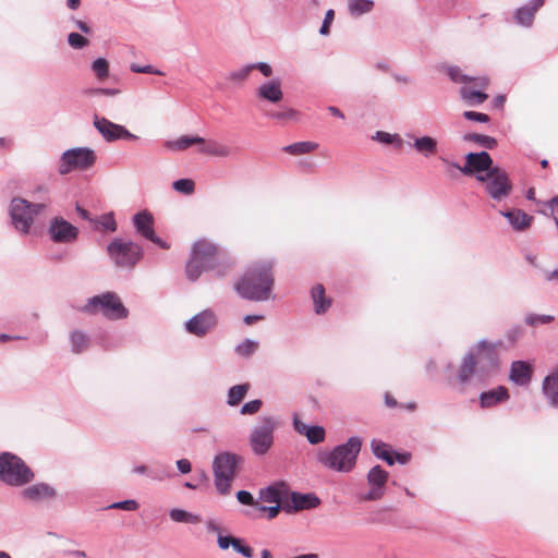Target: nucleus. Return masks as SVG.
Here are the masks:
<instances>
[{"label": "nucleus", "mask_w": 558, "mask_h": 558, "mask_svg": "<svg viewBox=\"0 0 558 558\" xmlns=\"http://www.w3.org/2000/svg\"><path fill=\"white\" fill-rule=\"evenodd\" d=\"M502 345V341L489 342L481 340L476 344V352L466 354L459 367L458 379L461 384H468L472 377L478 381L487 378L493 371L498 367L497 348Z\"/></svg>", "instance_id": "nucleus-1"}, {"label": "nucleus", "mask_w": 558, "mask_h": 558, "mask_svg": "<svg viewBox=\"0 0 558 558\" xmlns=\"http://www.w3.org/2000/svg\"><path fill=\"white\" fill-rule=\"evenodd\" d=\"M361 447L362 440L357 436H353L345 444L339 445L332 450L319 451L317 461L332 471L348 473L355 466Z\"/></svg>", "instance_id": "nucleus-2"}, {"label": "nucleus", "mask_w": 558, "mask_h": 558, "mask_svg": "<svg viewBox=\"0 0 558 558\" xmlns=\"http://www.w3.org/2000/svg\"><path fill=\"white\" fill-rule=\"evenodd\" d=\"M272 262L253 264L246 271V300L267 301L271 296L275 283Z\"/></svg>", "instance_id": "nucleus-3"}, {"label": "nucleus", "mask_w": 558, "mask_h": 558, "mask_svg": "<svg viewBox=\"0 0 558 558\" xmlns=\"http://www.w3.org/2000/svg\"><path fill=\"white\" fill-rule=\"evenodd\" d=\"M219 259L218 247L207 240L197 241L186 264L185 271L190 280L195 281L204 270L211 269Z\"/></svg>", "instance_id": "nucleus-4"}, {"label": "nucleus", "mask_w": 558, "mask_h": 558, "mask_svg": "<svg viewBox=\"0 0 558 558\" xmlns=\"http://www.w3.org/2000/svg\"><path fill=\"white\" fill-rule=\"evenodd\" d=\"M34 478V473L24 461L9 452L0 454V480L11 486H23Z\"/></svg>", "instance_id": "nucleus-5"}, {"label": "nucleus", "mask_w": 558, "mask_h": 558, "mask_svg": "<svg viewBox=\"0 0 558 558\" xmlns=\"http://www.w3.org/2000/svg\"><path fill=\"white\" fill-rule=\"evenodd\" d=\"M278 422L274 416L259 417L258 423L250 432V446L256 456H265L274 445V433Z\"/></svg>", "instance_id": "nucleus-6"}, {"label": "nucleus", "mask_w": 558, "mask_h": 558, "mask_svg": "<svg viewBox=\"0 0 558 558\" xmlns=\"http://www.w3.org/2000/svg\"><path fill=\"white\" fill-rule=\"evenodd\" d=\"M108 255L118 267L132 268L143 257L142 247L132 241L116 239L107 247Z\"/></svg>", "instance_id": "nucleus-7"}, {"label": "nucleus", "mask_w": 558, "mask_h": 558, "mask_svg": "<svg viewBox=\"0 0 558 558\" xmlns=\"http://www.w3.org/2000/svg\"><path fill=\"white\" fill-rule=\"evenodd\" d=\"M45 204H33L23 198H13L10 205L12 223L21 233H28L34 216L45 209Z\"/></svg>", "instance_id": "nucleus-8"}, {"label": "nucleus", "mask_w": 558, "mask_h": 558, "mask_svg": "<svg viewBox=\"0 0 558 558\" xmlns=\"http://www.w3.org/2000/svg\"><path fill=\"white\" fill-rule=\"evenodd\" d=\"M478 182L483 183L485 192L496 202L504 201L512 191L508 173L497 166L485 177H478Z\"/></svg>", "instance_id": "nucleus-9"}, {"label": "nucleus", "mask_w": 558, "mask_h": 558, "mask_svg": "<svg viewBox=\"0 0 558 558\" xmlns=\"http://www.w3.org/2000/svg\"><path fill=\"white\" fill-rule=\"evenodd\" d=\"M90 313H101L108 318L119 319L128 316V310L114 293H105L94 296L85 306Z\"/></svg>", "instance_id": "nucleus-10"}, {"label": "nucleus", "mask_w": 558, "mask_h": 558, "mask_svg": "<svg viewBox=\"0 0 558 558\" xmlns=\"http://www.w3.org/2000/svg\"><path fill=\"white\" fill-rule=\"evenodd\" d=\"M235 463V458L229 453L219 454L214 461L215 485L221 495L230 490Z\"/></svg>", "instance_id": "nucleus-11"}, {"label": "nucleus", "mask_w": 558, "mask_h": 558, "mask_svg": "<svg viewBox=\"0 0 558 558\" xmlns=\"http://www.w3.org/2000/svg\"><path fill=\"white\" fill-rule=\"evenodd\" d=\"M95 160L94 151L88 148L70 149L63 154L59 171L66 174L76 169L84 170L92 167Z\"/></svg>", "instance_id": "nucleus-12"}, {"label": "nucleus", "mask_w": 558, "mask_h": 558, "mask_svg": "<svg viewBox=\"0 0 558 558\" xmlns=\"http://www.w3.org/2000/svg\"><path fill=\"white\" fill-rule=\"evenodd\" d=\"M464 175H475L478 181V177H485V173H488L495 169L493 166V159L487 151L480 153H469L465 156L464 166L460 167L459 165H454Z\"/></svg>", "instance_id": "nucleus-13"}, {"label": "nucleus", "mask_w": 558, "mask_h": 558, "mask_svg": "<svg viewBox=\"0 0 558 558\" xmlns=\"http://www.w3.org/2000/svg\"><path fill=\"white\" fill-rule=\"evenodd\" d=\"M49 234L54 242L69 243L76 240L78 230L63 218L56 217L50 222Z\"/></svg>", "instance_id": "nucleus-14"}, {"label": "nucleus", "mask_w": 558, "mask_h": 558, "mask_svg": "<svg viewBox=\"0 0 558 558\" xmlns=\"http://www.w3.org/2000/svg\"><path fill=\"white\" fill-rule=\"evenodd\" d=\"M388 480V473L380 466L375 465L367 474V482L371 485V490L364 497L365 500H378L384 495V486Z\"/></svg>", "instance_id": "nucleus-15"}, {"label": "nucleus", "mask_w": 558, "mask_h": 558, "mask_svg": "<svg viewBox=\"0 0 558 558\" xmlns=\"http://www.w3.org/2000/svg\"><path fill=\"white\" fill-rule=\"evenodd\" d=\"M217 319L211 311H203L186 323V329L190 333L204 336L216 326Z\"/></svg>", "instance_id": "nucleus-16"}, {"label": "nucleus", "mask_w": 558, "mask_h": 558, "mask_svg": "<svg viewBox=\"0 0 558 558\" xmlns=\"http://www.w3.org/2000/svg\"><path fill=\"white\" fill-rule=\"evenodd\" d=\"M94 125L108 141L133 136L124 126L116 124L106 118H98L95 116Z\"/></svg>", "instance_id": "nucleus-17"}, {"label": "nucleus", "mask_w": 558, "mask_h": 558, "mask_svg": "<svg viewBox=\"0 0 558 558\" xmlns=\"http://www.w3.org/2000/svg\"><path fill=\"white\" fill-rule=\"evenodd\" d=\"M256 96L258 99L268 101L271 104H278L283 98V92L281 88V82L279 78L267 81L258 86L256 89Z\"/></svg>", "instance_id": "nucleus-18"}, {"label": "nucleus", "mask_w": 558, "mask_h": 558, "mask_svg": "<svg viewBox=\"0 0 558 558\" xmlns=\"http://www.w3.org/2000/svg\"><path fill=\"white\" fill-rule=\"evenodd\" d=\"M21 495L26 500L38 502L54 498L56 490L45 483H38L24 488Z\"/></svg>", "instance_id": "nucleus-19"}, {"label": "nucleus", "mask_w": 558, "mask_h": 558, "mask_svg": "<svg viewBox=\"0 0 558 558\" xmlns=\"http://www.w3.org/2000/svg\"><path fill=\"white\" fill-rule=\"evenodd\" d=\"M532 365L525 361H514L510 367L509 378L518 386H525L532 378Z\"/></svg>", "instance_id": "nucleus-20"}, {"label": "nucleus", "mask_w": 558, "mask_h": 558, "mask_svg": "<svg viewBox=\"0 0 558 558\" xmlns=\"http://www.w3.org/2000/svg\"><path fill=\"white\" fill-rule=\"evenodd\" d=\"M246 507H250V510H246V515H266L268 519L277 517L280 510V504H272V506L269 507L259 506L258 502L254 500L252 494H250L248 492H246Z\"/></svg>", "instance_id": "nucleus-21"}, {"label": "nucleus", "mask_w": 558, "mask_h": 558, "mask_svg": "<svg viewBox=\"0 0 558 558\" xmlns=\"http://www.w3.org/2000/svg\"><path fill=\"white\" fill-rule=\"evenodd\" d=\"M542 390L548 403L558 408V367L544 378Z\"/></svg>", "instance_id": "nucleus-22"}, {"label": "nucleus", "mask_w": 558, "mask_h": 558, "mask_svg": "<svg viewBox=\"0 0 558 558\" xmlns=\"http://www.w3.org/2000/svg\"><path fill=\"white\" fill-rule=\"evenodd\" d=\"M446 73L450 80L454 83H468L472 82L476 87L486 88L488 86V78L485 76L470 77L461 72V69L457 65H449L446 68Z\"/></svg>", "instance_id": "nucleus-23"}, {"label": "nucleus", "mask_w": 558, "mask_h": 558, "mask_svg": "<svg viewBox=\"0 0 558 558\" xmlns=\"http://www.w3.org/2000/svg\"><path fill=\"white\" fill-rule=\"evenodd\" d=\"M508 399V389L504 386H499L489 391L482 392L480 396V404L482 408H492Z\"/></svg>", "instance_id": "nucleus-24"}, {"label": "nucleus", "mask_w": 558, "mask_h": 558, "mask_svg": "<svg viewBox=\"0 0 558 558\" xmlns=\"http://www.w3.org/2000/svg\"><path fill=\"white\" fill-rule=\"evenodd\" d=\"M544 0H532L527 5L519 8L515 11L514 19L517 23L523 26H531L535 12L543 7Z\"/></svg>", "instance_id": "nucleus-25"}, {"label": "nucleus", "mask_w": 558, "mask_h": 558, "mask_svg": "<svg viewBox=\"0 0 558 558\" xmlns=\"http://www.w3.org/2000/svg\"><path fill=\"white\" fill-rule=\"evenodd\" d=\"M287 494V486L283 483H279L262 489L259 498L267 504H280Z\"/></svg>", "instance_id": "nucleus-26"}, {"label": "nucleus", "mask_w": 558, "mask_h": 558, "mask_svg": "<svg viewBox=\"0 0 558 558\" xmlns=\"http://www.w3.org/2000/svg\"><path fill=\"white\" fill-rule=\"evenodd\" d=\"M291 502L292 507L295 511L314 509L319 506L320 499L313 493L301 494V493H292L291 494Z\"/></svg>", "instance_id": "nucleus-27"}, {"label": "nucleus", "mask_w": 558, "mask_h": 558, "mask_svg": "<svg viewBox=\"0 0 558 558\" xmlns=\"http://www.w3.org/2000/svg\"><path fill=\"white\" fill-rule=\"evenodd\" d=\"M134 226L138 233H141L146 239H153L154 235V218L153 216L144 210L137 213L134 218Z\"/></svg>", "instance_id": "nucleus-28"}, {"label": "nucleus", "mask_w": 558, "mask_h": 558, "mask_svg": "<svg viewBox=\"0 0 558 558\" xmlns=\"http://www.w3.org/2000/svg\"><path fill=\"white\" fill-rule=\"evenodd\" d=\"M500 214L507 218L513 229L518 231L525 230L532 221V217L520 209L500 211Z\"/></svg>", "instance_id": "nucleus-29"}, {"label": "nucleus", "mask_w": 558, "mask_h": 558, "mask_svg": "<svg viewBox=\"0 0 558 558\" xmlns=\"http://www.w3.org/2000/svg\"><path fill=\"white\" fill-rule=\"evenodd\" d=\"M484 88L462 86L460 88L461 98L470 106H477L485 102L488 95L483 92Z\"/></svg>", "instance_id": "nucleus-30"}, {"label": "nucleus", "mask_w": 558, "mask_h": 558, "mask_svg": "<svg viewBox=\"0 0 558 558\" xmlns=\"http://www.w3.org/2000/svg\"><path fill=\"white\" fill-rule=\"evenodd\" d=\"M312 299L315 313L318 315L324 314L331 304V301L325 296V289L322 284H317L312 289Z\"/></svg>", "instance_id": "nucleus-31"}, {"label": "nucleus", "mask_w": 558, "mask_h": 558, "mask_svg": "<svg viewBox=\"0 0 558 558\" xmlns=\"http://www.w3.org/2000/svg\"><path fill=\"white\" fill-rule=\"evenodd\" d=\"M413 148L425 157H429L437 151V141L430 136L416 137Z\"/></svg>", "instance_id": "nucleus-32"}, {"label": "nucleus", "mask_w": 558, "mask_h": 558, "mask_svg": "<svg viewBox=\"0 0 558 558\" xmlns=\"http://www.w3.org/2000/svg\"><path fill=\"white\" fill-rule=\"evenodd\" d=\"M202 145L201 151L211 156H228L230 149L228 146L220 144L216 141H205L199 143Z\"/></svg>", "instance_id": "nucleus-33"}, {"label": "nucleus", "mask_w": 558, "mask_h": 558, "mask_svg": "<svg viewBox=\"0 0 558 558\" xmlns=\"http://www.w3.org/2000/svg\"><path fill=\"white\" fill-rule=\"evenodd\" d=\"M373 453L384 461H386L389 465H393L395 459L389 451V446L380 440H372L371 442Z\"/></svg>", "instance_id": "nucleus-34"}, {"label": "nucleus", "mask_w": 558, "mask_h": 558, "mask_svg": "<svg viewBox=\"0 0 558 558\" xmlns=\"http://www.w3.org/2000/svg\"><path fill=\"white\" fill-rule=\"evenodd\" d=\"M374 2L372 0H349L348 9L352 16H361L372 11Z\"/></svg>", "instance_id": "nucleus-35"}, {"label": "nucleus", "mask_w": 558, "mask_h": 558, "mask_svg": "<svg viewBox=\"0 0 558 558\" xmlns=\"http://www.w3.org/2000/svg\"><path fill=\"white\" fill-rule=\"evenodd\" d=\"M217 542L219 548L222 550L232 547L236 553L244 555V544L240 538L233 536H225L221 533H219Z\"/></svg>", "instance_id": "nucleus-36"}, {"label": "nucleus", "mask_w": 558, "mask_h": 558, "mask_svg": "<svg viewBox=\"0 0 558 558\" xmlns=\"http://www.w3.org/2000/svg\"><path fill=\"white\" fill-rule=\"evenodd\" d=\"M318 147L315 142H298L283 147L286 153L291 155H304L314 151Z\"/></svg>", "instance_id": "nucleus-37"}, {"label": "nucleus", "mask_w": 558, "mask_h": 558, "mask_svg": "<svg viewBox=\"0 0 558 558\" xmlns=\"http://www.w3.org/2000/svg\"><path fill=\"white\" fill-rule=\"evenodd\" d=\"M169 515L174 522L196 524L202 521L199 515L193 514L182 509H172Z\"/></svg>", "instance_id": "nucleus-38"}, {"label": "nucleus", "mask_w": 558, "mask_h": 558, "mask_svg": "<svg viewBox=\"0 0 558 558\" xmlns=\"http://www.w3.org/2000/svg\"><path fill=\"white\" fill-rule=\"evenodd\" d=\"M204 143V138L199 136H182L174 142L168 143V146L175 150H185L192 145Z\"/></svg>", "instance_id": "nucleus-39"}, {"label": "nucleus", "mask_w": 558, "mask_h": 558, "mask_svg": "<svg viewBox=\"0 0 558 558\" xmlns=\"http://www.w3.org/2000/svg\"><path fill=\"white\" fill-rule=\"evenodd\" d=\"M464 141L474 142L485 148L493 149L497 145V141L488 135L469 133L464 135Z\"/></svg>", "instance_id": "nucleus-40"}, {"label": "nucleus", "mask_w": 558, "mask_h": 558, "mask_svg": "<svg viewBox=\"0 0 558 558\" xmlns=\"http://www.w3.org/2000/svg\"><path fill=\"white\" fill-rule=\"evenodd\" d=\"M92 70L99 81H105L109 77V62L105 58L96 59L92 64Z\"/></svg>", "instance_id": "nucleus-41"}, {"label": "nucleus", "mask_w": 558, "mask_h": 558, "mask_svg": "<svg viewBox=\"0 0 558 558\" xmlns=\"http://www.w3.org/2000/svg\"><path fill=\"white\" fill-rule=\"evenodd\" d=\"M72 350L75 353H81L88 347V338L81 331H74L71 335Z\"/></svg>", "instance_id": "nucleus-42"}, {"label": "nucleus", "mask_w": 558, "mask_h": 558, "mask_svg": "<svg viewBox=\"0 0 558 558\" xmlns=\"http://www.w3.org/2000/svg\"><path fill=\"white\" fill-rule=\"evenodd\" d=\"M304 436L310 444L316 445L325 440V429L322 426H310Z\"/></svg>", "instance_id": "nucleus-43"}, {"label": "nucleus", "mask_w": 558, "mask_h": 558, "mask_svg": "<svg viewBox=\"0 0 558 558\" xmlns=\"http://www.w3.org/2000/svg\"><path fill=\"white\" fill-rule=\"evenodd\" d=\"M172 187L184 195H191L195 191V183L192 179H180L172 183Z\"/></svg>", "instance_id": "nucleus-44"}, {"label": "nucleus", "mask_w": 558, "mask_h": 558, "mask_svg": "<svg viewBox=\"0 0 558 558\" xmlns=\"http://www.w3.org/2000/svg\"><path fill=\"white\" fill-rule=\"evenodd\" d=\"M267 117L276 120H293L298 117V111L292 108H286L281 111H268L266 112Z\"/></svg>", "instance_id": "nucleus-45"}, {"label": "nucleus", "mask_w": 558, "mask_h": 558, "mask_svg": "<svg viewBox=\"0 0 558 558\" xmlns=\"http://www.w3.org/2000/svg\"><path fill=\"white\" fill-rule=\"evenodd\" d=\"M244 398V385L233 386L228 395V404L236 405Z\"/></svg>", "instance_id": "nucleus-46"}, {"label": "nucleus", "mask_w": 558, "mask_h": 558, "mask_svg": "<svg viewBox=\"0 0 558 558\" xmlns=\"http://www.w3.org/2000/svg\"><path fill=\"white\" fill-rule=\"evenodd\" d=\"M524 320L530 326H536L549 324L554 320V317L551 315L529 314Z\"/></svg>", "instance_id": "nucleus-47"}, {"label": "nucleus", "mask_w": 558, "mask_h": 558, "mask_svg": "<svg viewBox=\"0 0 558 558\" xmlns=\"http://www.w3.org/2000/svg\"><path fill=\"white\" fill-rule=\"evenodd\" d=\"M68 41L69 45L74 49H82L89 44L88 39L78 33H71L68 36Z\"/></svg>", "instance_id": "nucleus-48"}, {"label": "nucleus", "mask_w": 558, "mask_h": 558, "mask_svg": "<svg viewBox=\"0 0 558 558\" xmlns=\"http://www.w3.org/2000/svg\"><path fill=\"white\" fill-rule=\"evenodd\" d=\"M373 140L383 144H393L395 142L401 143L400 137L397 134H390L384 131H377L373 136Z\"/></svg>", "instance_id": "nucleus-49"}, {"label": "nucleus", "mask_w": 558, "mask_h": 558, "mask_svg": "<svg viewBox=\"0 0 558 558\" xmlns=\"http://www.w3.org/2000/svg\"><path fill=\"white\" fill-rule=\"evenodd\" d=\"M335 20V11L329 9L325 13L324 21L322 23V26L319 28V34L322 36H328L330 34V26Z\"/></svg>", "instance_id": "nucleus-50"}, {"label": "nucleus", "mask_w": 558, "mask_h": 558, "mask_svg": "<svg viewBox=\"0 0 558 558\" xmlns=\"http://www.w3.org/2000/svg\"><path fill=\"white\" fill-rule=\"evenodd\" d=\"M98 223L106 230L109 231H116L117 230V223L113 218L112 214L104 215L99 220Z\"/></svg>", "instance_id": "nucleus-51"}, {"label": "nucleus", "mask_w": 558, "mask_h": 558, "mask_svg": "<svg viewBox=\"0 0 558 558\" xmlns=\"http://www.w3.org/2000/svg\"><path fill=\"white\" fill-rule=\"evenodd\" d=\"M463 117L470 121H476L481 123H486L489 121V117L486 113L476 112V111H464Z\"/></svg>", "instance_id": "nucleus-52"}, {"label": "nucleus", "mask_w": 558, "mask_h": 558, "mask_svg": "<svg viewBox=\"0 0 558 558\" xmlns=\"http://www.w3.org/2000/svg\"><path fill=\"white\" fill-rule=\"evenodd\" d=\"M110 508L121 509V510H126V511H135L138 508V504H137V501H135L133 499H129V500L116 502V504L111 505Z\"/></svg>", "instance_id": "nucleus-53"}, {"label": "nucleus", "mask_w": 558, "mask_h": 558, "mask_svg": "<svg viewBox=\"0 0 558 558\" xmlns=\"http://www.w3.org/2000/svg\"><path fill=\"white\" fill-rule=\"evenodd\" d=\"M253 69L259 70V72L266 77L272 75V68L266 62H258L246 66V73Z\"/></svg>", "instance_id": "nucleus-54"}, {"label": "nucleus", "mask_w": 558, "mask_h": 558, "mask_svg": "<svg viewBox=\"0 0 558 558\" xmlns=\"http://www.w3.org/2000/svg\"><path fill=\"white\" fill-rule=\"evenodd\" d=\"M263 402L259 399L246 402V414H255L262 408Z\"/></svg>", "instance_id": "nucleus-55"}, {"label": "nucleus", "mask_w": 558, "mask_h": 558, "mask_svg": "<svg viewBox=\"0 0 558 558\" xmlns=\"http://www.w3.org/2000/svg\"><path fill=\"white\" fill-rule=\"evenodd\" d=\"M293 427L295 432L300 435H304L305 430L308 429L310 426L304 424L296 414L293 415Z\"/></svg>", "instance_id": "nucleus-56"}, {"label": "nucleus", "mask_w": 558, "mask_h": 558, "mask_svg": "<svg viewBox=\"0 0 558 558\" xmlns=\"http://www.w3.org/2000/svg\"><path fill=\"white\" fill-rule=\"evenodd\" d=\"M131 70L134 73H156V74H160V72L155 71L151 65L138 66L136 64H132L131 65Z\"/></svg>", "instance_id": "nucleus-57"}, {"label": "nucleus", "mask_w": 558, "mask_h": 558, "mask_svg": "<svg viewBox=\"0 0 558 558\" xmlns=\"http://www.w3.org/2000/svg\"><path fill=\"white\" fill-rule=\"evenodd\" d=\"M177 465L182 473H189L192 470L191 462L187 459L178 460Z\"/></svg>", "instance_id": "nucleus-58"}, {"label": "nucleus", "mask_w": 558, "mask_h": 558, "mask_svg": "<svg viewBox=\"0 0 558 558\" xmlns=\"http://www.w3.org/2000/svg\"><path fill=\"white\" fill-rule=\"evenodd\" d=\"M258 349V342L246 339V356L255 353Z\"/></svg>", "instance_id": "nucleus-59"}, {"label": "nucleus", "mask_w": 558, "mask_h": 558, "mask_svg": "<svg viewBox=\"0 0 558 558\" xmlns=\"http://www.w3.org/2000/svg\"><path fill=\"white\" fill-rule=\"evenodd\" d=\"M521 336V330L520 328H514V329H511L507 332V338L512 342L514 343Z\"/></svg>", "instance_id": "nucleus-60"}, {"label": "nucleus", "mask_w": 558, "mask_h": 558, "mask_svg": "<svg viewBox=\"0 0 558 558\" xmlns=\"http://www.w3.org/2000/svg\"><path fill=\"white\" fill-rule=\"evenodd\" d=\"M96 94L107 95V96H113L119 94L118 89L113 88H99L95 90Z\"/></svg>", "instance_id": "nucleus-61"}, {"label": "nucleus", "mask_w": 558, "mask_h": 558, "mask_svg": "<svg viewBox=\"0 0 558 558\" xmlns=\"http://www.w3.org/2000/svg\"><path fill=\"white\" fill-rule=\"evenodd\" d=\"M75 25L83 33H85V34H89L90 33V27L85 22L77 20L75 22Z\"/></svg>", "instance_id": "nucleus-62"}, {"label": "nucleus", "mask_w": 558, "mask_h": 558, "mask_svg": "<svg viewBox=\"0 0 558 558\" xmlns=\"http://www.w3.org/2000/svg\"><path fill=\"white\" fill-rule=\"evenodd\" d=\"M327 109H328V111H329L332 116H335V117H337V118H340V119H344V114H343V112H342L339 108H337V107H335V106H329Z\"/></svg>", "instance_id": "nucleus-63"}, {"label": "nucleus", "mask_w": 558, "mask_h": 558, "mask_svg": "<svg viewBox=\"0 0 558 558\" xmlns=\"http://www.w3.org/2000/svg\"><path fill=\"white\" fill-rule=\"evenodd\" d=\"M396 459L399 463L405 464L410 461L411 456H410V453H398Z\"/></svg>", "instance_id": "nucleus-64"}]
</instances>
